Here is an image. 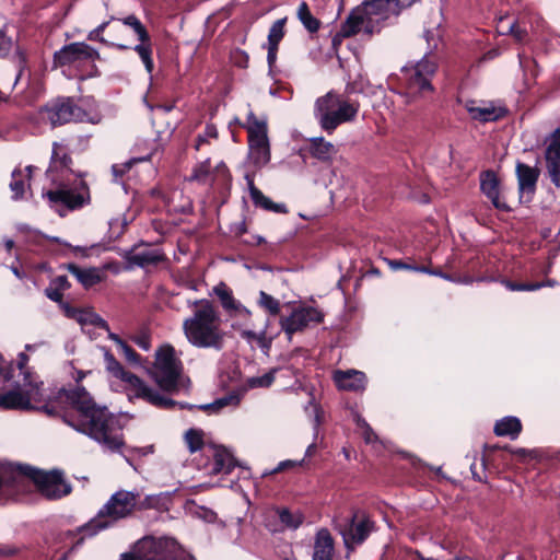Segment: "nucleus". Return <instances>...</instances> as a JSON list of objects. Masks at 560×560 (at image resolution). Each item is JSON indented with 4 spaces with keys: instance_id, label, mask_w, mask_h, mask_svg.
Masks as SVG:
<instances>
[{
    "instance_id": "obj_1",
    "label": "nucleus",
    "mask_w": 560,
    "mask_h": 560,
    "mask_svg": "<svg viewBox=\"0 0 560 560\" xmlns=\"http://www.w3.org/2000/svg\"><path fill=\"white\" fill-rule=\"evenodd\" d=\"M43 410L60 417L65 423L110 452H118L124 446L119 419L106 406L97 404L81 385L71 389L61 388L52 400L43 406Z\"/></svg>"
},
{
    "instance_id": "obj_2",
    "label": "nucleus",
    "mask_w": 560,
    "mask_h": 560,
    "mask_svg": "<svg viewBox=\"0 0 560 560\" xmlns=\"http://www.w3.org/2000/svg\"><path fill=\"white\" fill-rule=\"evenodd\" d=\"M416 0H370L354 8L342 23L339 35L352 37L359 33L372 36L380 33L385 22L397 16Z\"/></svg>"
},
{
    "instance_id": "obj_3",
    "label": "nucleus",
    "mask_w": 560,
    "mask_h": 560,
    "mask_svg": "<svg viewBox=\"0 0 560 560\" xmlns=\"http://www.w3.org/2000/svg\"><path fill=\"white\" fill-rule=\"evenodd\" d=\"M196 310L183 322V332L187 341L199 349L221 350L225 331L220 314L213 303L202 299L194 302Z\"/></svg>"
},
{
    "instance_id": "obj_4",
    "label": "nucleus",
    "mask_w": 560,
    "mask_h": 560,
    "mask_svg": "<svg viewBox=\"0 0 560 560\" xmlns=\"http://www.w3.org/2000/svg\"><path fill=\"white\" fill-rule=\"evenodd\" d=\"M152 497L141 500L140 493L136 490L120 489L109 497L84 528L91 535H95L112 527L117 522L132 516L137 511L152 508Z\"/></svg>"
},
{
    "instance_id": "obj_5",
    "label": "nucleus",
    "mask_w": 560,
    "mask_h": 560,
    "mask_svg": "<svg viewBox=\"0 0 560 560\" xmlns=\"http://www.w3.org/2000/svg\"><path fill=\"white\" fill-rule=\"evenodd\" d=\"M149 374L156 385L167 394L177 393L189 382L184 376L183 362L176 355L174 347L168 343L161 346L155 351L154 362Z\"/></svg>"
},
{
    "instance_id": "obj_6",
    "label": "nucleus",
    "mask_w": 560,
    "mask_h": 560,
    "mask_svg": "<svg viewBox=\"0 0 560 560\" xmlns=\"http://www.w3.org/2000/svg\"><path fill=\"white\" fill-rule=\"evenodd\" d=\"M104 360L106 370L113 376L127 383L135 397L143 399L150 405L161 409H172L175 407V400L167 397L164 393L149 386L136 374L126 371L108 350H105L104 352Z\"/></svg>"
},
{
    "instance_id": "obj_7",
    "label": "nucleus",
    "mask_w": 560,
    "mask_h": 560,
    "mask_svg": "<svg viewBox=\"0 0 560 560\" xmlns=\"http://www.w3.org/2000/svg\"><path fill=\"white\" fill-rule=\"evenodd\" d=\"M317 109L320 114V128L327 133H332L340 125L355 120L360 104L329 92L317 100Z\"/></svg>"
},
{
    "instance_id": "obj_8",
    "label": "nucleus",
    "mask_w": 560,
    "mask_h": 560,
    "mask_svg": "<svg viewBox=\"0 0 560 560\" xmlns=\"http://www.w3.org/2000/svg\"><path fill=\"white\" fill-rule=\"evenodd\" d=\"M42 119L48 121L51 127H57L71 121H89L98 124L101 117H90L85 110L79 107L71 98H57L40 108Z\"/></svg>"
},
{
    "instance_id": "obj_9",
    "label": "nucleus",
    "mask_w": 560,
    "mask_h": 560,
    "mask_svg": "<svg viewBox=\"0 0 560 560\" xmlns=\"http://www.w3.org/2000/svg\"><path fill=\"white\" fill-rule=\"evenodd\" d=\"M248 133V159L258 168L270 161V144L267 135V121L250 112L244 126Z\"/></svg>"
},
{
    "instance_id": "obj_10",
    "label": "nucleus",
    "mask_w": 560,
    "mask_h": 560,
    "mask_svg": "<svg viewBox=\"0 0 560 560\" xmlns=\"http://www.w3.org/2000/svg\"><path fill=\"white\" fill-rule=\"evenodd\" d=\"M436 62L427 56L415 66L404 68L402 72L407 89L412 94H423L433 92L431 80L436 72Z\"/></svg>"
},
{
    "instance_id": "obj_11",
    "label": "nucleus",
    "mask_w": 560,
    "mask_h": 560,
    "mask_svg": "<svg viewBox=\"0 0 560 560\" xmlns=\"http://www.w3.org/2000/svg\"><path fill=\"white\" fill-rule=\"evenodd\" d=\"M100 58V52L94 47L84 42H74L55 51L52 63L55 67H80L84 62H94Z\"/></svg>"
},
{
    "instance_id": "obj_12",
    "label": "nucleus",
    "mask_w": 560,
    "mask_h": 560,
    "mask_svg": "<svg viewBox=\"0 0 560 560\" xmlns=\"http://www.w3.org/2000/svg\"><path fill=\"white\" fill-rule=\"evenodd\" d=\"M213 292L218 296L222 308L232 320V328L234 330L249 325L253 316L252 311L233 296L232 290L224 282L217 284L213 288Z\"/></svg>"
},
{
    "instance_id": "obj_13",
    "label": "nucleus",
    "mask_w": 560,
    "mask_h": 560,
    "mask_svg": "<svg viewBox=\"0 0 560 560\" xmlns=\"http://www.w3.org/2000/svg\"><path fill=\"white\" fill-rule=\"evenodd\" d=\"M42 401L38 385L28 384L25 388H15L0 395V407L4 409H31L32 402Z\"/></svg>"
},
{
    "instance_id": "obj_14",
    "label": "nucleus",
    "mask_w": 560,
    "mask_h": 560,
    "mask_svg": "<svg viewBox=\"0 0 560 560\" xmlns=\"http://www.w3.org/2000/svg\"><path fill=\"white\" fill-rule=\"evenodd\" d=\"M45 196L52 206L62 205L68 210H75L90 201V192L84 183L80 188L60 187L55 190H48Z\"/></svg>"
},
{
    "instance_id": "obj_15",
    "label": "nucleus",
    "mask_w": 560,
    "mask_h": 560,
    "mask_svg": "<svg viewBox=\"0 0 560 560\" xmlns=\"http://www.w3.org/2000/svg\"><path fill=\"white\" fill-rule=\"evenodd\" d=\"M480 190L491 201L492 206L502 211H510V207L502 196L501 180L492 170L482 171L479 175Z\"/></svg>"
},
{
    "instance_id": "obj_16",
    "label": "nucleus",
    "mask_w": 560,
    "mask_h": 560,
    "mask_svg": "<svg viewBox=\"0 0 560 560\" xmlns=\"http://www.w3.org/2000/svg\"><path fill=\"white\" fill-rule=\"evenodd\" d=\"M374 528V523L365 515L354 514L348 529L343 533V540L348 548L361 545Z\"/></svg>"
},
{
    "instance_id": "obj_17",
    "label": "nucleus",
    "mask_w": 560,
    "mask_h": 560,
    "mask_svg": "<svg viewBox=\"0 0 560 560\" xmlns=\"http://www.w3.org/2000/svg\"><path fill=\"white\" fill-rule=\"evenodd\" d=\"M207 455L212 457L211 475L230 474L235 467L233 455L223 446L208 445Z\"/></svg>"
},
{
    "instance_id": "obj_18",
    "label": "nucleus",
    "mask_w": 560,
    "mask_h": 560,
    "mask_svg": "<svg viewBox=\"0 0 560 560\" xmlns=\"http://www.w3.org/2000/svg\"><path fill=\"white\" fill-rule=\"evenodd\" d=\"M161 545L152 537H144L137 541L129 553H124L120 560H161Z\"/></svg>"
},
{
    "instance_id": "obj_19",
    "label": "nucleus",
    "mask_w": 560,
    "mask_h": 560,
    "mask_svg": "<svg viewBox=\"0 0 560 560\" xmlns=\"http://www.w3.org/2000/svg\"><path fill=\"white\" fill-rule=\"evenodd\" d=\"M334 381L339 389L349 392H362L365 389L366 376L357 370L336 371Z\"/></svg>"
},
{
    "instance_id": "obj_20",
    "label": "nucleus",
    "mask_w": 560,
    "mask_h": 560,
    "mask_svg": "<svg viewBox=\"0 0 560 560\" xmlns=\"http://www.w3.org/2000/svg\"><path fill=\"white\" fill-rule=\"evenodd\" d=\"M465 108L472 119L481 122L495 121L506 115L504 107H495L492 104L477 105L475 101H468Z\"/></svg>"
},
{
    "instance_id": "obj_21",
    "label": "nucleus",
    "mask_w": 560,
    "mask_h": 560,
    "mask_svg": "<svg viewBox=\"0 0 560 560\" xmlns=\"http://www.w3.org/2000/svg\"><path fill=\"white\" fill-rule=\"evenodd\" d=\"M14 48L13 60L15 62L18 73L15 75L13 86L16 85L26 68L25 52L19 47L13 45V42L2 31H0V57H5Z\"/></svg>"
},
{
    "instance_id": "obj_22",
    "label": "nucleus",
    "mask_w": 560,
    "mask_h": 560,
    "mask_svg": "<svg viewBox=\"0 0 560 560\" xmlns=\"http://www.w3.org/2000/svg\"><path fill=\"white\" fill-rule=\"evenodd\" d=\"M313 319L312 311L307 308H298L288 317L280 319V326L290 337L292 334L302 330Z\"/></svg>"
},
{
    "instance_id": "obj_23",
    "label": "nucleus",
    "mask_w": 560,
    "mask_h": 560,
    "mask_svg": "<svg viewBox=\"0 0 560 560\" xmlns=\"http://www.w3.org/2000/svg\"><path fill=\"white\" fill-rule=\"evenodd\" d=\"M66 269L73 275L85 289L102 282L105 277L104 272L95 267L80 268L74 264H68Z\"/></svg>"
},
{
    "instance_id": "obj_24",
    "label": "nucleus",
    "mask_w": 560,
    "mask_h": 560,
    "mask_svg": "<svg viewBox=\"0 0 560 560\" xmlns=\"http://www.w3.org/2000/svg\"><path fill=\"white\" fill-rule=\"evenodd\" d=\"M245 179L247 182L249 196L252 198L253 203L256 207H260L267 211H272L276 213H283L287 211L285 205L283 203H276L272 200H270L268 197H266L254 184V179L250 175H246Z\"/></svg>"
},
{
    "instance_id": "obj_25",
    "label": "nucleus",
    "mask_w": 560,
    "mask_h": 560,
    "mask_svg": "<svg viewBox=\"0 0 560 560\" xmlns=\"http://www.w3.org/2000/svg\"><path fill=\"white\" fill-rule=\"evenodd\" d=\"M539 174L540 172L538 168L518 162L516 164V175L520 191L534 192Z\"/></svg>"
},
{
    "instance_id": "obj_26",
    "label": "nucleus",
    "mask_w": 560,
    "mask_h": 560,
    "mask_svg": "<svg viewBox=\"0 0 560 560\" xmlns=\"http://www.w3.org/2000/svg\"><path fill=\"white\" fill-rule=\"evenodd\" d=\"M335 556L334 540L328 529L317 532V560H332Z\"/></svg>"
},
{
    "instance_id": "obj_27",
    "label": "nucleus",
    "mask_w": 560,
    "mask_h": 560,
    "mask_svg": "<svg viewBox=\"0 0 560 560\" xmlns=\"http://www.w3.org/2000/svg\"><path fill=\"white\" fill-rule=\"evenodd\" d=\"M522 431V423L516 417H505L497 421L494 425V433L498 436H510L515 439Z\"/></svg>"
},
{
    "instance_id": "obj_28",
    "label": "nucleus",
    "mask_w": 560,
    "mask_h": 560,
    "mask_svg": "<svg viewBox=\"0 0 560 560\" xmlns=\"http://www.w3.org/2000/svg\"><path fill=\"white\" fill-rule=\"evenodd\" d=\"M72 163L71 156L69 155V148L63 142L52 143L51 153V167L58 170L69 168Z\"/></svg>"
},
{
    "instance_id": "obj_29",
    "label": "nucleus",
    "mask_w": 560,
    "mask_h": 560,
    "mask_svg": "<svg viewBox=\"0 0 560 560\" xmlns=\"http://www.w3.org/2000/svg\"><path fill=\"white\" fill-rule=\"evenodd\" d=\"M106 46L116 47L120 50L130 48L127 44V30L122 22L113 25L107 33Z\"/></svg>"
},
{
    "instance_id": "obj_30",
    "label": "nucleus",
    "mask_w": 560,
    "mask_h": 560,
    "mask_svg": "<svg viewBox=\"0 0 560 560\" xmlns=\"http://www.w3.org/2000/svg\"><path fill=\"white\" fill-rule=\"evenodd\" d=\"M185 442L190 453L205 450L207 453V446L203 441V432L199 429H189L185 433Z\"/></svg>"
},
{
    "instance_id": "obj_31",
    "label": "nucleus",
    "mask_w": 560,
    "mask_h": 560,
    "mask_svg": "<svg viewBox=\"0 0 560 560\" xmlns=\"http://www.w3.org/2000/svg\"><path fill=\"white\" fill-rule=\"evenodd\" d=\"M140 43L135 46V51L141 58L145 70L151 73L154 68L153 59H152V44L151 38L148 36L147 40H139Z\"/></svg>"
},
{
    "instance_id": "obj_32",
    "label": "nucleus",
    "mask_w": 560,
    "mask_h": 560,
    "mask_svg": "<svg viewBox=\"0 0 560 560\" xmlns=\"http://www.w3.org/2000/svg\"><path fill=\"white\" fill-rule=\"evenodd\" d=\"M163 260V255L155 250H144L131 256L130 261L139 267L156 265Z\"/></svg>"
},
{
    "instance_id": "obj_33",
    "label": "nucleus",
    "mask_w": 560,
    "mask_h": 560,
    "mask_svg": "<svg viewBox=\"0 0 560 560\" xmlns=\"http://www.w3.org/2000/svg\"><path fill=\"white\" fill-rule=\"evenodd\" d=\"M258 305L268 312L271 316H277L281 312L280 301L265 291L259 292Z\"/></svg>"
},
{
    "instance_id": "obj_34",
    "label": "nucleus",
    "mask_w": 560,
    "mask_h": 560,
    "mask_svg": "<svg viewBox=\"0 0 560 560\" xmlns=\"http://www.w3.org/2000/svg\"><path fill=\"white\" fill-rule=\"evenodd\" d=\"M75 320L82 325L90 324L101 329L108 330L107 322L91 310H81L80 316H77Z\"/></svg>"
},
{
    "instance_id": "obj_35",
    "label": "nucleus",
    "mask_w": 560,
    "mask_h": 560,
    "mask_svg": "<svg viewBox=\"0 0 560 560\" xmlns=\"http://www.w3.org/2000/svg\"><path fill=\"white\" fill-rule=\"evenodd\" d=\"M117 22H122V25L130 27L137 35L139 40H147L149 33L141 21L133 14L126 16L125 19H117Z\"/></svg>"
},
{
    "instance_id": "obj_36",
    "label": "nucleus",
    "mask_w": 560,
    "mask_h": 560,
    "mask_svg": "<svg viewBox=\"0 0 560 560\" xmlns=\"http://www.w3.org/2000/svg\"><path fill=\"white\" fill-rule=\"evenodd\" d=\"M338 151L337 145L317 137V160L330 161L338 154Z\"/></svg>"
},
{
    "instance_id": "obj_37",
    "label": "nucleus",
    "mask_w": 560,
    "mask_h": 560,
    "mask_svg": "<svg viewBox=\"0 0 560 560\" xmlns=\"http://www.w3.org/2000/svg\"><path fill=\"white\" fill-rule=\"evenodd\" d=\"M287 18H282L273 22L268 34V46L279 47L280 42L284 37V25Z\"/></svg>"
},
{
    "instance_id": "obj_38",
    "label": "nucleus",
    "mask_w": 560,
    "mask_h": 560,
    "mask_svg": "<svg viewBox=\"0 0 560 560\" xmlns=\"http://www.w3.org/2000/svg\"><path fill=\"white\" fill-rule=\"evenodd\" d=\"M545 160L551 183L560 188V155L545 156Z\"/></svg>"
},
{
    "instance_id": "obj_39",
    "label": "nucleus",
    "mask_w": 560,
    "mask_h": 560,
    "mask_svg": "<svg viewBox=\"0 0 560 560\" xmlns=\"http://www.w3.org/2000/svg\"><path fill=\"white\" fill-rule=\"evenodd\" d=\"M296 15L310 33L315 32V20L312 15L308 4L305 1H302L299 4Z\"/></svg>"
},
{
    "instance_id": "obj_40",
    "label": "nucleus",
    "mask_w": 560,
    "mask_h": 560,
    "mask_svg": "<svg viewBox=\"0 0 560 560\" xmlns=\"http://www.w3.org/2000/svg\"><path fill=\"white\" fill-rule=\"evenodd\" d=\"M277 513H278V516H279V520H280L281 524L285 528H293V529H295L302 523L301 515H299V514L294 515L288 509L278 510Z\"/></svg>"
},
{
    "instance_id": "obj_41",
    "label": "nucleus",
    "mask_w": 560,
    "mask_h": 560,
    "mask_svg": "<svg viewBox=\"0 0 560 560\" xmlns=\"http://www.w3.org/2000/svg\"><path fill=\"white\" fill-rule=\"evenodd\" d=\"M545 156L560 155V127L546 139Z\"/></svg>"
},
{
    "instance_id": "obj_42",
    "label": "nucleus",
    "mask_w": 560,
    "mask_h": 560,
    "mask_svg": "<svg viewBox=\"0 0 560 560\" xmlns=\"http://www.w3.org/2000/svg\"><path fill=\"white\" fill-rule=\"evenodd\" d=\"M10 189L13 192L14 199H20L23 197L25 191V182L23 179V174L21 171H13L12 180L10 183Z\"/></svg>"
},
{
    "instance_id": "obj_43",
    "label": "nucleus",
    "mask_w": 560,
    "mask_h": 560,
    "mask_svg": "<svg viewBox=\"0 0 560 560\" xmlns=\"http://www.w3.org/2000/svg\"><path fill=\"white\" fill-rule=\"evenodd\" d=\"M501 283L510 291H536L545 285V283H518L508 279L501 280Z\"/></svg>"
},
{
    "instance_id": "obj_44",
    "label": "nucleus",
    "mask_w": 560,
    "mask_h": 560,
    "mask_svg": "<svg viewBox=\"0 0 560 560\" xmlns=\"http://www.w3.org/2000/svg\"><path fill=\"white\" fill-rule=\"evenodd\" d=\"M218 139V130L214 125H207L203 133L199 135L196 139L195 149L199 150L201 145L209 143L210 140Z\"/></svg>"
},
{
    "instance_id": "obj_45",
    "label": "nucleus",
    "mask_w": 560,
    "mask_h": 560,
    "mask_svg": "<svg viewBox=\"0 0 560 560\" xmlns=\"http://www.w3.org/2000/svg\"><path fill=\"white\" fill-rule=\"evenodd\" d=\"M275 381V371H270L261 376L252 377L247 381L248 386L252 388L255 387H268Z\"/></svg>"
},
{
    "instance_id": "obj_46",
    "label": "nucleus",
    "mask_w": 560,
    "mask_h": 560,
    "mask_svg": "<svg viewBox=\"0 0 560 560\" xmlns=\"http://www.w3.org/2000/svg\"><path fill=\"white\" fill-rule=\"evenodd\" d=\"M211 173V162L209 159L201 162L196 166L192 173V178L196 180L205 182Z\"/></svg>"
},
{
    "instance_id": "obj_47",
    "label": "nucleus",
    "mask_w": 560,
    "mask_h": 560,
    "mask_svg": "<svg viewBox=\"0 0 560 560\" xmlns=\"http://www.w3.org/2000/svg\"><path fill=\"white\" fill-rule=\"evenodd\" d=\"M369 85V81L359 74L355 80L348 83L347 90L349 93H365Z\"/></svg>"
},
{
    "instance_id": "obj_48",
    "label": "nucleus",
    "mask_w": 560,
    "mask_h": 560,
    "mask_svg": "<svg viewBox=\"0 0 560 560\" xmlns=\"http://www.w3.org/2000/svg\"><path fill=\"white\" fill-rule=\"evenodd\" d=\"M237 402H238L237 396H226V397L215 400L212 404L203 405V406H201V408L205 410H215L217 411L228 405H231V404L236 405Z\"/></svg>"
},
{
    "instance_id": "obj_49",
    "label": "nucleus",
    "mask_w": 560,
    "mask_h": 560,
    "mask_svg": "<svg viewBox=\"0 0 560 560\" xmlns=\"http://www.w3.org/2000/svg\"><path fill=\"white\" fill-rule=\"evenodd\" d=\"M118 346H119L122 354L129 362L137 363L139 361L138 353L130 346H128L125 341L118 340Z\"/></svg>"
},
{
    "instance_id": "obj_50",
    "label": "nucleus",
    "mask_w": 560,
    "mask_h": 560,
    "mask_svg": "<svg viewBox=\"0 0 560 560\" xmlns=\"http://www.w3.org/2000/svg\"><path fill=\"white\" fill-rule=\"evenodd\" d=\"M509 33L512 34L514 38L518 42H523L527 36L526 30L520 27L516 23H512L509 26Z\"/></svg>"
},
{
    "instance_id": "obj_51",
    "label": "nucleus",
    "mask_w": 560,
    "mask_h": 560,
    "mask_svg": "<svg viewBox=\"0 0 560 560\" xmlns=\"http://www.w3.org/2000/svg\"><path fill=\"white\" fill-rule=\"evenodd\" d=\"M359 425L363 429V438L366 443H372L376 440L372 428L364 420H359Z\"/></svg>"
},
{
    "instance_id": "obj_52",
    "label": "nucleus",
    "mask_w": 560,
    "mask_h": 560,
    "mask_svg": "<svg viewBox=\"0 0 560 560\" xmlns=\"http://www.w3.org/2000/svg\"><path fill=\"white\" fill-rule=\"evenodd\" d=\"M20 552V548L10 544H0V557H13Z\"/></svg>"
},
{
    "instance_id": "obj_53",
    "label": "nucleus",
    "mask_w": 560,
    "mask_h": 560,
    "mask_svg": "<svg viewBox=\"0 0 560 560\" xmlns=\"http://www.w3.org/2000/svg\"><path fill=\"white\" fill-rule=\"evenodd\" d=\"M45 293L48 299H50L54 302H61L62 301V291L59 290V288H55L52 284H50L48 288H46Z\"/></svg>"
},
{
    "instance_id": "obj_54",
    "label": "nucleus",
    "mask_w": 560,
    "mask_h": 560,
    "mask_svg": "<svg viewBox=\"0 0 560 560\" xmlns=\"http://www.w3.org/2000/svg\"><path fill=\"white\" fill-rule=\"evenodd\" d=\"M55 288H59V290L63 291L70 288V283L68 281V278L66 276H58L56 277L51 283Z\"/></svg>"
},
{
    "instance_id": "obj_55",
    "label": "nucleus",
    "mask_w": 560,
    "mask_h": 560,
    "mask_svg": "<svg viewBox=\"0 0 560 560\" xmlns=\"http://www.w3.org/2000/svg\"><path fill=\"white\" fill-rule=\"evenodd\" d=\"M236 331L240 332V336L247 340L248 342H253L257 339V334L256 331L252 330V329H245L244 327L237 329Z\"/></svg>"
},
{
    "instance_id": "obj_56",
    "label": "nucleus",
    "mask_w": 560,
    "mask_h": 560,
    "mask_svg": "<svg viewBox=\"0 0 560 560\" xmlns=\"http://www.w3.org/2000/svg\"><path fill=\"white\" fill-rule=\"evenodd\" d=\"M260 348L268 349L270 346V340H267V329L264 328L257 334V339L255 340Z\"/></svg>"
},
{
    "instance_id": "obj_57",
    "label": "nucleus",
    "mask_w": 560,
    "mask_h": 560,
    "mask_svg": "<svg viewBox=\"0 0 560 560\" xmlns=\"http://www.w3.org/2000/svg\"><path fill=\"white\" fill-rule=\"evenodd\" d=\"M299 465L298 462H293V460H283L281 463H279V465L271 471L272 474L275 472H280V471H283L284 469L289 468V467H294Z\"/></svg>"
},
{
    "instance_id": "obj_58",
    "label": "nucleus",
    "mask_w": 560,
    "mask_h": 560,
    "mask_svg": "<svg viewBox=\"0 0 560 560\" xmlns=\"http://www.w3.org/2000/svg\"><path fill=\"white\" fill-rule=\"evenodd\" d=\"M62 308L68 317L75 319L77 316H80V308L71 307L69 304H62Z\"/></svg>"
},
{
    "instance_id": "obj_59",
    "label": "nucleus",
    "mask_w": 560,
    "mask_h": 560,
    "mask_svg": "<svg viewBox=\"0 0 560 560\" xmlns=\"http://www.w3.org/2000/svg\"><path fill=\"white\" fill-rule=\"evenodd\" d=\"M88 39L89 40H96V42H100L104 45H106V39L107 37L98 34L95 30L91 31L89 34H88Z\"/></svg>"
},
{
    "instance_id": "obj_60",
    "label": "nucleus",
    "mask_w": 560,
    "mask_h": 560,
    "mask_svg": "<svg viewBox=\"0 0 560 560\" xmlns=\"http://www.w3.org/2000/svg\"><path fill=\"white\" fill-rule=\"evenodd\" d=\"M267 50H268V55H267L268 63L271 66L277 59L278 47L267 45Z\"/></svg>"
},
{
    "instance_id": "obj_61",
    "label": "nucleus",
    "mask_w": 560,
    "mask_h": 560,
    "mask_svg": "<svg viewBox=\"0 0 560 560\" xmlns=\"http://www.w3.org/2000/svg\"><path fill=\"white\" fill-rule=\"evenodd\" d=\"M389 266L397 270V269H409V270H412V266L410 265H407L405 262H402L401 260H390L389 261Z\"/></svg>"
},
{
    "instance_id": "obj_62",
    "label": "nucleus",
    "mask_w": 560,
    "mask_h": 560,
    "mask_svg": "<svg viewBox=\"0 0 560 560\" xmlns=\"http://www.w3.org/2000/svg\"><path fill=\"white\" fill-rule=\"evenodd\" d=\"M136 343L143 350H149V348H150V341L147 337L137 338Z\"/></svg>"
},
{
    "instance_id": "obj_63",
    "label": "nucleus",
    "mask_w": 560,
    "mask_h": 560,
    "mask_svg": "<svg viewBox=\"0 0 560 560\" xmlns=\"http://www.w3.org/2000/svg\"><path fill=\"white\" fill-rule=\"evenodd\" d=\"M27 361H28V357L25 353H20L19 363H18L19 369L23 370L26 366Z\"/></svg>"
},
{
    "instance_id": "obj_64",
    "label": "nucleus",
    "mask_w": 560,
    "mask_h": 560,
    "mask_svg": "<svg viewBox=\"0 0 560 560\" xmlns=\"http://www.w3.org/2000/svg\"><path fill=\"white\" fill-rule=\"evenodd\" d=\"M431 275L432 276H436V277H441V278H443L445 280H448V281L452 280V277L450 275H446V273H444V272H442L441 270H438V269L433 270V272H431Z\"/></svg>"
}]
</instances>
